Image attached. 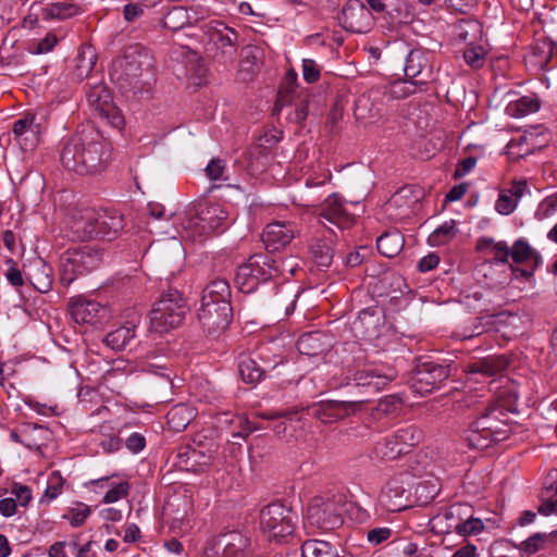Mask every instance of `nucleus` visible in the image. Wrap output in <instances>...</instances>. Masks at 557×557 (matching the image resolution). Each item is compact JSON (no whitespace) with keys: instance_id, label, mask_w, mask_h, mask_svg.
Returning a JSON list of instances; mask_svg holds the SVG:
<instances>
[{"instance_id":"22","label":"nucleus","mask_w":557,"mask_h":557,"mask_svg":"<svg viewBox=\"0 0 557 557\" xmlns=\"http://www.w3.org/2000/svg\"><path fill=\"white\" fill-rule=\"evenodd\" d=\"M470 511V506L466 504L451 505L431 519L432 529L441 533H457L461 520L463 519V513L467 516Z\"/></svg>"},{"instance_id":"57","label":"nucleus","mask_w":557,"mask_h":557,"mask_svg":"<svg viewBox=\"0 0 557 557\" xmlns=\"http://www.w3.org/2000/svg\"><path fill=\"white\" fill-rule=\"evenodd\" d=\"M224 170L225 165L221 159H212L206 168V174L211 181L225 180Z\"/></svg>"},{"instance_id":"16","label":"nucleus","mask_w":557,"mask_h":557,"mask_svg":"<svg viewBox=\"0 0 557 557\" xmlns=\"http://www.w3.org/2000/svg\"><path fill=\"white\" fill-rule=\"evenodd\" d=\"M250 540L239 531L220 535L214 544L207 548L205 557H246Z\"/></svg>"},{"instance_id":"30","label":"nucleus","mask_w":557,"mask_h":557,"mask_svg":"<svg viewBox=\"0 0 557 557\" xmlns=\"http://www.w3.org/2000/svg\"><path fill=\"white\" fill-rule=\"evenodd\" d=\"M136 335V323L126 322L112 331L103 338V343L113 350H122Z\"/></svg>"},{"instance_id":"50","label":"nucleus","mask_w":557,"mask_h":557,"mask_svg":"<svg viewBox=\"0 0 557 557\" xmlns=\"http://www.w3.org/2000/svg\"><path fill=\"white\" fill-rule=\"evenodd\" d=\"M40 124H36L28 128L27 132L21 135L16 140L23 150H33L39 141Z\"/></svg>"},{"instance_id":"31","label":"nucleus","mask_w":557,"mask_h":557,"mask_svg":"<svg viewBox=\"0 0 557 557\" xmlns=\"http://www.w3.org/2000/svg\"><path fill=\"white\" fill-rule=\"evenodd\" d=\"M507 367L508 359L505 356H488L473 361L468 368L471 373L493 376L506 370Z\"/></svg>"},{"instance_id":"46","label":"nucleus","mask_w":557,"mask_h":557,"mask_svg":"<svg viewBox=\"0 0 557 557\" xmlns=\"http://www.w3.org/2000/svg\"><path fill=\"white\" fill-rule=\"evenodd\" d=\"M90 513L91 510L88 505L78 503L75 506L69 508L67 512L63 515V519L69 520L72 527L77 528L84 524Z\"/></svg>"},{"instance_id":"6","label":"nucleus","mask_w":557,"mask_h":557,"mask_svg":"<svg viewBox=\"0 0 557 557\" xmlns=\"http://www.w3.org/2000/svg\"><path fill=\"white\" fill-rule=\"evenodd\" d=\"M114 67L112 76L117 75L116 79L122 85L127 84L138 90L143 88V78L151 74L150 58L137 47L127 49L124 57L115 62Z\"/></svg>"},{"instance_id":"11","label":"nucleus","mask_w":557,"mask_h":557,"mask_svg":"<svg viewBox=\"0 0 557 557\" xmlns=\"http://www.w3.org/2000/svg\"><path fill=\"white\" fill-rule=\"evenodd\" d=\"M198 320L203 331L212 337L224 332L232 320V306L230 301L221 304L200 305L198 310Z\"/></svg>"},{"instance_id":"55","label":"nucleus","mask_w":557,"mask_h":557,"mask_svg":"<svg viewBox=\"0 0 557 557\" xmlns=\"http://www.w3.org/2000/svg\"><path fill=\"white\" fill-rule=\"evenodd\" d=\"M302 76L304 79L311 84L320 78V67L312 59L302 60Z\"/></svg>"},{"instance_id":"54","label":"nucleus","mask_w":557,"mask_h":557,"mask_svg":"<svg viewBox=\"0 0 557 557\" xmlns=\"http://www.w3.org/2000/svg\"><path fill=\"white\" fill-rule=\"evenodd\" d=\"M491 245L492 250L494 252L495 259L498 262L507 263L509 257H511V248L508 246L506 242H494L492 238L486 242Z\"/></svg>"},{"instance_id":"12","label":"nucleus","mask_w":557,"mask_h":557,"mask_svg":"<svg viewBox=\"0 0 557 557\" xmlns=\"http://www.w3.org/2000/svg\"><path fill=\"white\" fill-rule=\"evenodd\" d=\"M395 376V372L392 369L384 371L380 368L366 366L352 374L347 385H352L360 389V392L363 391V394H376L391 383Z\"/></svg>"},{"instance_id":"42","label":"nucleus","mask_w":557,"mask_h":557,"mask_svg":"<svg viewBox=\"0 0 557 557\" xmlns=\"http://www.w3.org/2000/svg\"><path fill=\"white\" fill-rule=\"evenodd\" d=\"M373 455L381 460H395L404 455V453L401 447H398L391 436H386L375 444Z\"/></svg>"},{"instance_id":"62","label":"nucleus","mask_w":557,"mask_h":557,"mask_svg":"<svg viewBox=\"0 0 557 557\" xmlns=\"http://www.w3.org/2000/svg\"><path fill=\"white\" fill-rule=\"evenodd\" d=\"M7 263L9 264L7 271V280L10 282L12 286L20 287L23 285V276L21 271L16 268V263L12 259H8Z\"/></svg>"},{"instance_id":"60","label":"nucleus","mask_w":557,"mask_h":557,"mask_svg":"<svg viewBox=\"0 0 557 557\" xmlns=\"http://www.w3.org/2000/svg\"><path fill=\"white\" fill-rule=\"evenodd\" d=\"M465 61L472 67H480L484 62V53L481 48H470L463 53Z\"/></svg>"},{"instance_id":"14","label":"nucleus","mask_w":557,"mask_h":557,"mask_svg":"<svg viewBox=\"0 0 557 557\" xmlns=\"http://www.w3.org/2000/svg\"><path fill=\"white\" fill-rule=\"evenodd\" d=\"M339 25L351 33H366L373 24L370 9L360 0H348L337 16Z\"/></svg>"},{"instance_id":"33","label":"nucleus","mask_w":557,"mask_h":557,"mask_svg":"<svg viewBox=\"0 0 557 557\" xmlns=\"http://www.w3.org/2000/svg\"><path fill=\"white\" fill-rule=\"evenodd\" d=\"M231 288L225 280H214L206 286L201 297V304L209 306L210 304H221L230 301Z\"/></svg>"},{"instance_id":"53","label":"nucleus","mask_w":557,"mask_h":557,"mask_svg":"<svg viewBox=\"0 0 557 557\" xmlns=\"http://www.w3.org/2000/svg\"><path fill=\"white\" fill-rule=\"evenodd\" d=\"M129 485L127 482H119L111 486V488L103 496V503H115L128 494Z\"/></svg>"},{"instance_id":"15","label":"nucleus","mask_w":557,"mask_h":557,"mask_svg":"<svg viewBox=\"0 0 557 557\" xmlns=\"http://www.w3.org/2000/svg\"><path fill=\"white\" fill-rule=\"evenodd\" d=\"M271 351L270 345H263L260 347L258 357L263 361L264 367L257 364V361L248 355H240L238 360V373L243 381L247 384L258 383L267 369H274L277 364L283 362L281 355L274 356L271 359L267 354Z\"/></svg>"},{"instance_id":"7","label":"nucleus","mask_w":557,"mask_h":557,"mask_svg":"<svg viewBox=\"0 0 557 557\" xmlns=\"http://www.w3.org/2000/svg\"><path fill=\"white\" fill-rule=\"evenodd\" d=\"M100 261L101 253L91 247L65 251L61 258V282L70 285L77 275L96 269Z\"/></svg>"},{"instance_id":"28","label":"nucleus","mask_w":557,"mask_h":557,"mask_svg":"<svg viewBox=\"0 0 557 557\" xmlns=\"http://www.w3.org/2000/svg\"><path fill=\"white\" fill-rule=\"evenodd\" d=\"M510 258L515 263L524 264L532 270H536L542 263L541 255L523 238L513 243Z\"/></svg>"},{"instance_id":"2","label":"nucleus","mask_w":557,"mask_h":557,"mask_svg":"<svg viewBox=\"0 0 557 557\" xmlns=\"http://www.w3.org/2000/svg\"><path fill=\"white\" fill-rule=\"evenodd\" d=\"M188 311L189 307L183 294L177 289H169L152 306L151 327L156 332L168 333L183 324Z\"/></svg>"},{"instance_id":"48","label":"nucleus","mask_w":557,"mask_h":557,"mask_svg":"<svg viewBox=\"0 0 557 557\" xmlns=\"http://www.w3.org/2000/svg\"><path fill=\"white\" fill-rule=\"evenodd\" d=\"M311 253L319 265L329 267L333 259V249L324 240H317L310 246Z\"/></svg>"},{"instance_id":"32","label":"nucleus","mask_w":557,"mask_h":557,"mask_svg":"<svg viewBox=\"0 0 557 557\" xmlns=\"http://www.w3.org/2000/svg\"><path fill=\"white\" fill-rule=\"evenodd\" d=\"M81 137L79 134L76 133L74 136H72L63 146L62 152H61V162L62 164L70 171L76 172L81 174V171H83V164L82 160H85L83 158V153L78 152L73 153L71 148H77L81 147Z\"/></svg>"},{"instance_id":"4","label":"nucleus","mask_w":557,"mask_h":557,"mask_svg":"<svg viewBox=\"0 0 557 557\" xmlns=\"http://www.w3.org/2000/svg\"><path fill=\"white\" fill-rule=\"evenodd\" d=\"M124 227L123 216L115 210H102L75 223V232L82 239H114Z\"/></svg>"},{"instance_id":"26","label":"nucleus","mask_w":557,"mask_h":557,"mask_svg":"<svg viewBox=\"0 0 557 557\" xmlns=\"http://www.w3.org/2000/svg\"><path fill=\"white\" fill-rule=\"evenodd\" d=\"M405 493L406 490L398 481L394 480L388 482L381 491L379 502L388 511H400L401 509L407 508Z\"/></svg>"},{"instance_id":"39","label":"nucleus","mask_w":557,"mask_h":557,"mask_svg":"<svg viewBox=\"0 0 557 557\" xmlns=\"http://www.w3.org/2000/svg\"><path fill=\"white\" fill-rule=\"evenodd\" d=\"M196 18H193L188 10L184 7H173L162 18V26L176 32L185 26L193 24Z\"/></svg>"},{"instance_id":"64","label":"nucleus","mask_w":557,"mask_h":557,"mask_svg":"<svg viewBox=\"0 0 557 557\" xmlns=\"http://www.w3.org/2000/svg\"><path fill=\"white\" fill-rule=\"evenodd\" d=\"M392 534L391 529L388 528H376L372 529L368 532V541L374 545H377L384 541H386Z\"/></svg>"},{"instance_id":"17","label":"nucleus","mask_w":557,"mask_h":557,"mask_svg":"<svg viewBox=\"0 0 557 557\" xmlns=\"http://www.w3.org/2000/svg\"><path fill=\"white\" fill-rule=\"evenodd\" d=\"M71 314L76 323L98 325L111 318V311L100 302L77 297L71 302Z\"/></svg>"},{"instance_id":"58","label":"nucleus","mask_w":557,"mask_h":557,"mask_svg":"<svg viewBox=\"0 0 557 557\" xmlns=\"http://www.w3.org/2000/svg\"><path fill=\"white\" fill-rule=\"evenodd\" d=\"M59 39L55 34L48 33L42 39L37 42L36 48L33 50L34 53L44 54L52 51L58 44Z\"/></svg>"},{"instance_id":"1","label":"nucleus","mask_w":557,"mask_h":557,"mask_svg":"<svg viewBox=\"0 0 557 557\" xmlns=\"http://www.w3.org/2000/svg\"><path fill=\"white\" fill-rule=\"evenodd\" d=\"M226 218L227 212L221 205L199 203L185 212L177 233L185 239H200L222 227Z\"/></svg>"},{"instance_id":"5","label":"nucleus","mask_w":557,"mask_h":557,"mask_svg":"<svg viewBox=\"0 0 557 557\" xmlns=\"http://www.w3.org/2000/svg\"><path fill=\"white\" fill-rule=\"evenodd\" d=\"M503 411L492 408L470 424L468 437L471 446L485 449L492 443L500 442L508 436V425L500 419Z\"/></svg>"},{"instance_id":"19","label":"nucleus","mask_w":557,"mask_h":557,"mask_svg":"<svg viewBox=\"0 0 557 557\" xmlns=\"http://www.w3.org/2000/svg\"><path fill=\"white\" fill-rule=\"evenodd\" d=\"M428 67V59L425 54L418 49L411 50L406 58L404 72L408 81L395 83L393 92L397 96H406L414 91L417 84H423L424 81H412L423 73Z\"/></svg>"},{"instance_id":"37","label":"nucleus","mask_w":557,"mask_h":557,"mask_svg":"<svg viewBox=\"0 0 557 557\" xmlns=\"http://www.w3.org/2000/svg\"><path fill=\"white\" fill-rule=\"evenodd\" d=\"M403 453L407 454L422 438V433L414 425H404L389 435Z\"/></svg>"},{"instance_id":"9","label":"nucleus","mask_w":557,"mask_h":557,"mask_svg":"<svg viewBox=\"0 0 557 557\" xmlns=\"http://www.w3.org/2000/svg\"><path fill=\"white\" fill-rule=\"evenodd\" d=\"M449 375V364L423 361L417 366V370L410 381V387L414 393L425 395L440 388Z\"/></svg>"},{"instance_id":"40","label":"nucleus","mask_w":557,"mask_h":557,"mask_svg":"<svg viewBox=\"0 0 557 557\" xmlns=\"http://www.w3.org/2000/svg\"><path fill=\"white\" fill-rule=\"evenodd\" d=\"M540 109L539 100L533 96H523L517 100H511L506 107V113L515 119L523 117L534 113Z\"/></svg>"},{"instance_id":"38","label":"nucleus","mask_w":557,"mask_h":557,"mask_svg":"<svg viewBox=\"0 0 557 557\" xmlns=\"http://www.w3.org/2000/svg\"><path fill=\"white\" fill-rule=\"evenodd\" d=\"M495 320V315L480 317L473 323L466 326L462 331L455 332L454 337L460 341H466L480 336L481 334L494 329Z\"/></svg>"},{"instance_id":"8","label":"nucleus","mask_w":557,"mask_h":557,"mask_svg":"<svg viewBox=\"0 0 557 557\" xmlns=\"http://www.w3.org/2000/svg\"><path fill=\"white\" fill-rule=\"evenodd\" d=\"M81 137V147L71 148L73 153L82 152L84 162L83 171L81 175L92 174L100 170L102 162L104 161V143L101 135L92 127L84 128L78 132Z\"/></svg>"},{"instance_id":"36","label":"nucleus","mask_w":557,"mask_h":557,"mask_svg":"<svg viewBox=\"0 0 557 557\" xmlns=\"http://www.w3.org/2000/svg\"><path fill=\"white\" fill-rule=\"evenodd\" d=\"M302 557H338V549L323 540H307L301 545Z\"/></svg>"},{"instance_id":"34","label":"nucleus","mask_w":557,"mask_h":557,"mask_svg":"<svg viewBox=\"0 0 557 557\" xmlns=\"http://www.w3.org/2000/svg\"><path fill=\"white\" fill-rule=\"evenodd\" d=\"M194 418V409L185 404L174 406L166 414L168 425L175 432L185 430Z\"/></svg>"},{"instance_id":"27","label":"nucleus","mask_w":557,"mask_h":557,"mask_svg":"<svg viewBox=\"0 0 557 557\" xmlns=\"http://www.w3.org/2000/svg\"><path fill=\"white\" fill-rule=\"evenodd\" d=\"M381 318L370 309L362 310L352 323V330L362 339H373L379 336Z\"/></svg>"},{"instance_id":"49","label":"nucleus","mask_w":557,"mask_h":557,"mask_svg":"<svg viewBox=\"0 0 557 557\" xmlns=\"http://www.w3.org/2000/svg\"><path fill=\"white\" fill-rule=\"evenodd\" d=\"M483 528L484 525L481 519L473 518L470 511L467 516L463 515V519L461 520L457 533L460 535L478 534L483 530Z\"/></svg>"},{"instance_id":"41","label":"nucleus","mask_w":557,"mask_h":557,"mask_svg":"<svg viewBox=\"0 0 557 557\" xmlns=\"http://www.w3.org/2000/svg\"><path fill=\"white\" fill-rule=\"evenodd\" d=\"M456 221H445L429 235V243L432 246H442L450 242L457 235Z\"/></svg>"},{"instance_id":"56","label":"nucleus","mask_w":557,"mask_h":557,"mask_svg":"<svg viewBox=\"0 0 557 557\" xmlns=\"http://www.w3.org/2000/svg\"><path fill=\"white\" fill-rule=\"evenodd\" d=\"M546 540V535L543 533H535L525 541L521 543V548L529 555H532L539 552L544 542Z\"/></svg>"},{"instance_id":"44","label":"nucleus","mask_w":557,"mask_h":557,"mask_svg":"<svg viewBox=\"0 0 557 557\" xmlns=\"http://www.w3.org/2000/svg\"><path fill=\"white\" fill-rule=\"evenodd\" d=\"M97 61V54L91 47H83L79 50L76 62V75L79 78L87 77Z\"/></svg>"},{"instance_id":"35","label":"nucleus","mask_w":557,"mask_h":557,"mask_svg":"<svg viewBox=\"0 0 557 557\" xmlns=\"http://www.w3.org/2000/svg\"><path fill=\"white\" fill-rule=\"evenodd\" d=\"M404 243V237L399 232H386L377 238L376 247L381 255L394 258L401 251Z\"/></svg>"},{"instance_id":"29","label":"nucleus","mask_w":557,"mask_h":557,"mask_svg":"<svg viewBox=\"0 0 557 557\" xmlns=\"http://www.w3.org/2000/svg\"><path fill=\"white\" fill-rule=\"evenodd\" d=\"M258 260L259 258H249L237 269L235 283L238 289L245 294L252 293L259 286L253 272V269L259 267ZM260 260H262V258H260Z\"/></svg>"},{"instance_id":"3","label":"nucleus","mask_w":557,"mask_h":557,"mask_svg":"<svg viewBox=\"0 0 557 557\" xmlns=\"http://www.w3.org/2000/svg\"><path fill=\"white\" fill-rule=\"evenodd\" d=\"M298 516L282 503H271L259 513V525L269 541H287L295 532Z\"/></svg>"},{"instance_id":"23","label":"nucleus","mask_w":557,"mask_h":557,"mask_svg":"<svg viewBox=\"0 0 557 557\" xmlns=\"http://www.w3.org/2000/svg\"><path fill=\"white\" fill-rule=\"evenodd\" d=\"M215 453L213 444L207 450L186 447L177 454V465L182 470L198 472L211 463Z\"/></svg>"},{"instance_id":"63","label":"nucleus","mask_w":557,"mask_h":557,"mask_svg":"<svg viewBox=\"0 0 557 557\" xmlns=\"http://www.w3.org/2000/svg\"><path fill=\"white\" fill-rule=\"evenodd\" d=\"M271 267L277 270V276L286 277V273H288L292 276L294 275L295 272V264L290 260L272 258Z\"/></svg>"},{"instance_id":"51","label":"nucleus","mask_w":557,"mask_h":557,"mask_svg":"<svg viewBox=\"0 0 557 557\" xmlns=\"http://www.w3.org/2000/svg\"><path fill=\"white\" fill-rule=\"evenodd\" d=\"M99 113L102 117H104L113 127L122 128L124 125V117L121 111L111 106L104 104L100 108Z\"/></svg>"},{"instance_id":"45","label":"nucleus","mask_w":557,"mask_h":557,"mask_svg":"<svg viewBox=\"0 0 557 557\" xmlns=\"http://www.w3.org/2000/svg\"><path fill=\"white\" fill-rule=\"evenodd\" d=\"M250 258H262V260H258L259 267L253 269L258 285L268 280L277 277V270L271 267L272 257L260 253L253 255Z\"/></svg>"},{"instance_id":"24","label":"nucleus","mask_w":557,"mask_h":557,"mask_svg":"<svg viewBox=\"0 0 557 557\" xmlns=\"http://www.w3.org/2000/svg\"><path fill=\"white\" fill-rule=\"evenodd\" d=\"M331 346V339L321 331L305 333L297 341L298 351L309 357H319Z\"/></svg>"},{"instance_id":"10","label":"nucleus","mask_w":557,"mask_h":557,"mask_svg":"<svg viewBox=\"0 0 557 557\" xmlns=\"http://www.w3.org/2000/svg\"><path fill=\"white\" fill-rule=\"evenodd\" d=\"M306 519L310 527L334 530L343 524L342 508L334 500L315 498L308 506Z\"/></svg>"},{"instance_id":"25","label":"nucleus","mask_w":557,"mask_h":557,"mask_svg":"<svg viewBox=\"0 0 557 557\" xmlns=\"http://www.w3.org/2000/svg\"><path fill=\"white\" fill-rule=\"evenodd\" d=\"M418 200L413 195L412 187L406 186L398 189L385 203L384 210L389 216L400 219L407 214V211Z\"/></svg>"},{"instance_id":"13","label":"nucleus","mask_w":557,"mask_h":557,"mask_svg":"<svg viewBox=\"0 0 557 557\" xmlns=\"http://www.w3.org/2000/svg\"><path fill=\"white\" fill-rule=\"evenodd\" d=\"M368 401V397L351 400H323L312 408V414L323 423H333L356 413Z\"/></svg>"},{"instance_id":"21","label":"nucleus","mask_w":557,"mask_h":557,"mask_svg":"<svg viewBox=\"0 0 557 557\" xmlns=\"http://www.w3.org/2000/svg\"><path fill=\"white\" fill-rule=\"evenodd\" d=\"M320 215L342 230L349 228L355 223V214L348 212L338 194L329 196L322 202Z\"/></svg>"},{"instance_id":"59","label":"nucleus","mask_w":557,"mask_h":557,"mask_svg":"<svg viewBox=\"0 0 557 557\" xmlns=\"http://www.w3.org/2000/svg\"><path fill=\"white\" fill-rule=\"evenodd\" d=\"M36 117L32 114H26L24 117L15 121L13 125V134L15 139H17L21 135L25 134L28 128L33 127L37 123L35 122Z\"/></svg>"},{"instance_id":"61","label":"nucleus","mask_w":557,"mask_h":557,"mask_svg":"<svg viewBox=\"0 0 557 557\" xmlns=\"http://www.w3.org/2000/svg\"><path fill=\"white\" fill-rule=\"evenodd\" d=\"M11 493L17 498L21 506H27L32 499L30 488L21 483H14Z\"/></svg>"},{"instance_id":"47","label":"nucleus","mask_w":557,"mask_h":557,"mask_svg":"<svg viewBox=\"0 0 557 557\" xmlns=\"http://www.w3.org/2000/svg\"><path fill=\"white\" fill-rule=\"evenodd\" d=\"M46 15L50 18L65 20L78 13V8L71 3L58 2L45 9Z\"/></svg>"},{"instance_id":"20","label":"nucleus","mask_w":557,"mask_h":557,"mask_svg":"<svg viewBox=\"0 0 557 557\" xmlns=\"http://www.w3.org/2000/svg\"><path fill=\"white\" fill-rule=\"evenodd\" d=\"M297 233V225L293 222H273L265 226L262 242L268 251L274 252L289 245Z\"/></svg>"},{"instance_id":"43","label":"nucleus","mask_w":557,"mask_h":557,"mask_svg":"<svg viewBox=\"0 0 557 557\" xmlns=\"http://www.w3.org/2000/svg\"><path fill=\"white\" fill-rule=\"evenodd\" d=\"M355 115L360 120L373 121L381 115V110L371 101L369 95H361L355 104Z\"/></svg>"},{"instance_id":"52","label":"nucleus","mask_w":557,"mask_h":557,"mask_svg":"<svg viewBox=\"0 0 557 557\" xmlns=\"http://www.w3.org/2000/svg\"><path fill=\"white\" fill-rule=\"evenodd\" d=\"M517 203L518 201L515 197L509 195L508 191L502 190L495 203V209L498 213L508 215L516 209Z\"/></svg>"},{"instance_id":"18","label":"nucleus","mask_w":557,"mask_h":557,"mask_svg":"<svg viewBox=\"0 0 557 557\" xmlns=\"http://www.w3.org/2000/svg\"><path fill=\"white\" fill-rule=\"evenodd\" d=\"M211 42L216 48L215 58L232 61L237 54L238 34L223 22H214L209 29Z\"/></svg>"}]
</instances>
